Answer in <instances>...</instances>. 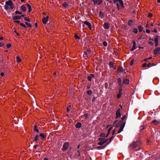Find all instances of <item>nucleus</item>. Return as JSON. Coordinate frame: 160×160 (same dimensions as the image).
<instances>
[{
	"label": "nucleus",
	"mask_w": 160,
	"mask_h": 160,
	"mask_svg": "<svg viewBox=\"0 0 160 160\" xmlns=\"http://www.w3.org/2000/svg\"><path fill=\"white\" fill-rule=\"evenodd\" d=\"M99 16L101 18H103V14L101 11H100L99 12Z\"/></svg>",
	"instance_id": "34"
},
{
	"label": "nucleus",
	"mask_w": 160,
	"mask_h": 160,
	"mask_svg": "<svg viewBox=\"0 0 160 160\" xmlns=\"http://www.w3.org/2000/svg\"><path fill=\"white\" fill-rule=\"evenodd\" d=\"M88 94L89 95H90V90H88L87 92Z\"/></svg>",
	"instance_id": "60"
},
{
	"label": "nucleus",
	"mask_w": 160,
	"mask_h": 160,
	"mask_svg": "<svg viewBox=\"0 0 160 160\" xmlns=\"http://www.w3.org/2000/svg\"><path fill=\"white\" fill-rule=\"evenodd\" d=\"M15 14H22V12H19L18 11H16L15 12Z\"/></svg>",
	"instance_id": "39"
},
{
	"label": "nucleus",
	"mask_w": 160,
	"mask_h": 160,
	"mask_svg": "<svg viewBox=\"0 0 160 160\" xmlns=\"http://www.w3.org/2000/svg\"><path fill=\"white\" fill-rule=\"evenodd\" d=\"M83 116L85 117L86 119H87L88 117V115L87 113H84Z\"/></svg>",
	"instance_id": "40"
},
{
	"label": "nucleus",
	"mask_w": 160,
	"mask_h": 160,
	"mask_svg": "<svg viewBox=\"0 0 160 160\" xmlns=\"http://www.w3.org/2000/svg\"><path fill=\"white\" fill-rule=\"evenodd\" d=\"M138 146L137 142L135 141H134L129 146V148L131 149H135L136 147Z\"/></svg>",
	"instance_id": "3"
},
{
	"label": "nucleus",
	"mask_w": 160,
	"mask_h": 160,
	"mask_svg": "<svg viewBox=\"0 0 160 160\" xmlns=\"http://www.w3.org/2000/svg\"><path fill=\"white\" fill-rule=\"evenodd\" d=\"M14 22L17 23H20V21L18 20H15Z\"/></svg>",
	"instance_id": "50"
},
{
	"label": "nucleus",
	"mask_w": 160,
	"mask_h": 160,
	"mask_svg": "<svg viewBox=\"0 0 160 160\" xmlns=\"http://www.w3.org/2000/svg\"><path fill=\"white\" fill-rule=\"evenodd\" d=\"M106 145H104L103 146L98 147V148L99 149H104V148L106 147Z\"/></svg>",
	"instance_id": "30"
},
{
	"label": "nucleus",
	"mask_w": 160,
	"mask_h": 160,
	"mask_svg": "<svg viewBox=\"0 0 160 160\" xmlns=\"http://www.w3.org/2000/svg\"><path fill=\"white\" fill-rule=\"evenodd\" d=\"M126 118V116L124 115L122 118V119L123 120Z\"/></svg>",
	"instance_id": "56"
},
{
	"label": "nucleus",
	"mask_w": 160,
	"mask_h": 160,
	"mask_svg": "<svg viewBox=\"0 0 160 160\" xmlns=\"http://www.w3.org/2000/svg\"><path fill=\"white\" fill-rule=\"evenodd\" d=\"M17 62H21V59L18 56H17L16 57Z\"/></svg>",
	"instance_id": "35"
},
{
	"label": "nucleus",
	"mask_w": 160,
	"mask_h": 160,
	"mask_svg": "<svg viewBox=\"0 0 160 160\" xmlns=\"http://www.w3.org/2000/svg\"><path fill=\"white\" fill-rule=\"evenodd\" d=\"M122 88H121L119 89L118 93L117 96V97L118 98H119L121 97V95H122Z\"/></svg>",
	"instance_id": "13"
},
{
	"label": "nucleus",
	"mask_w": 160,
	"mask_h": 160,
	"mask_svg": "<svg viewBox=\"0 0 160 160\" xmlns=\"http://www.w3.org/2000/svg\"><path fill=\"white\" fill-rule=\"evenodd\" d=\"M160 122L159 121H158L157 120H154L151 122V123L154 124L155 125H157L159 124Z\"/></svg>",
	"instance_id": "15"
},
{
	"label": "nucleus",
	"mask_w": 160,
	"mask_h": 160,
	"mask_svg": "<svg viewBox=\"0 0 160 160\" xmlns=\"http://www.w3.org/2000/svg\"><path fill=\"white\" fill-rule=\"evenodd\" d=\"M151 63L150 62L148 64H147V67H150L151 66Z\"/></svg>",
	"instance_id": "53"
},
{
	"label": "nucleus",
	"mask_w": 160,
	"mask_h": 160,
	"mask_svg": "<svg viewBox=\"0 0 160 160\" xmlns=\"http://www.w3.org/2000/svg\"><path fill=\"white\" fill-rule=\"evenodd\" d=\"M39 135H37L34 138L33 141L35 142H36L37 141L39 140Z\"/></svg>",
	"instance_id": "22"
},
{
	"label": "nucleus",
	"mask_w": 160,
	"mask_h": 160,
	"mask_svg": "<svg viewBox=\"0 0 160 160\" xmlns=\"http://www.w3.org/2000/svg\"><path fill=\"white\" fill-rule=\"evenodd\" d=\"M114 66L113 63L112 62H110L109 63V66L111 67H113Z\"/></svg>",
	"instance_id": "38"
},
{
	"label": "nucleus",
	"mask_w": 160,
	"mask_h": 160,
	"mask_svg": "<svg viewBox=\"0 0 160 160\" xmlns=\"http://www.w3.org/2000/svg\"><path fill=\"white\" fill-rule=\"evenodd\" d=\"M99 140L100 142H99L98 143V145H102L105 143L106 140L105 138H99Z\"/></svg>",
	"instance_id": "4"
},
{
	"label": "nucleus",
	"mask_w": 160,
	"mask_h": 160,
	"mask_svg": "<svg viewBox=\"0 0 160 160\" xmlns=\"http://www.w3.org/2000/svg\"><path fill=\"white\" fill-rule=\"evenodd\" d=\"M153 32H157V30L156 29H154L153 31Z\"/></svg>",
	"instance_id": "62"
},
{
	"label": "nucleus",
	"mask_w": 160,
	"mask_h": 160,
	"mask_svg": "<svg viewBox=\"0 0 160 160\" xmlns=\"http://www.w3.org/2000/svg\"><path fill=\"white\" fill-rule=\"evenodd\" d=\"M62 6L64 8H66L68 6V4L66 2H64L62 3Z\"/></svg>",
	"instance_id": "25"
},
{
	"label": "nucleus",
	"mask_w": 160,
	"mask_h": 160,
	"mask_svg": "<svg viewBox=\"0 0 160 160\" xmlns=\"http://www.w3.org/2000/svg\"><path fill=\"white\" fill-rule=\"evenodd\" d=\"M120 109H118L116 112V118H118L120 117L121 116Z\"/></svg>",
	"instance_id": "9"
},
{
	"label": "nucleus",
	"mask_w": 160,
	"mask_h": 160,
	"mask_svg": "<svg viewBox=\"0 0 160 160\" xmlns=\"http://www.w3.org/2000/svg\"><path fill=\"white\" fill-rule=\"evenodd\" d=\"M138 31H139V32H141L143 30V28H142V26H138Z\"/></svg>",
	"instance_id": "29"
},
{
	"label": "nucleus",
	"mask_w": 160,
	"mask_h": 160,
	"mask_svg": "<svg viewBox=\"0 0 160 160\" xmlns=\"http://www.w3.org/2000/svg\"><path fill=\"white\" fill-rule=\"evenodd\" d=\"M100 136L102 137H105V134L102 133L101 134Z\"/></svg>",
	"instance_id": "49"
},
{
	"label": "nucleus",
	"mask_w": 160,
	"mask_h": 160,
	"mask_svg": "<svg viewBox=\"0 0 160 160\" xmlns=\"http://www.w3.org/2000/svg\"><path fill=\"white\" fill-rule=\"evenodd\" d=\"M136 48V47L135 46H132V49H131V51H133Z\"/></svg>",
	"instance_id": "43"
},
{
	"label": "nucleus",
	"mask_w": 160,
	"mask_h": 160,
	"mask_svg": "<svg viewBox=\"0 0 160 160\" xmlns=\"http://www.w3.org/2000/svg\"><path fill=\"white\" fill-rule=\"evenodd\" d=\"M24 23H25V24L27 25V26H26L27 27H28V28H32V25L30 23H29L26 22H25Z\"/></svg>",
	"instance_id": "19"
},
{
	"label": "nucleus",
	"mask_w": 160,
	"mask_h": 160,
	"mask_svg": "<svg viewBox=\"0 0 160 160\" xmlns=\"http://www.w3.org/2000/svg\"><path fill=\"white\" fill-rule=\"evenodd\" d=\"M11 44L10 43L7 44V47L8 48H10V47H11Z\"/></svg>",
	"instance_id": "45"
},
{
	"label": "nucleus",
	"mask_w": 160,
	"mask_h": 160,
	"mask_svg": "<svg viewBox=\"0 0 160 160\" xmlns=\"http://www.w3.org/2000/svg\"><path fill=\"white\" fill-rule=\"evenodd\" d=\"M103 26L105 29H107L109 28L110 24L108 23H105L103 25Z\"/></svg>",
	"instance_id": "11"
},
{
	"label": "nucleus",
	"mask_w": 160,
	"mask_h": 160,
	"mask_svg": "<svg viewBox=\"0 0 160 160\" xmlns=\"http://www.w3.org/2000/svg\"><path fill=\"white\" fill-rule=\"evenodd\" d=\"M124 127V125H122L120 127L119 130L118 132V133H119L121 132L123 130V128Z\"/></svg>",
	"instance_id": "17"
},
{
	"label": "nucleus",
	"mask_w": 160,
	"mask_h": 160,
	"mask_svg": "<svg viewBox=\"0 0 160 160\" xmlns=\"http://www.w3.org/2000/svg\"><path fill=\"white\" fill-rule=\"evenodd\" d=\"M21 19L20 16H15L13 17V19L16 20L18 19Z\"/></svg>",
	"instance_id": "16"
},
{
	"label": "nucleus",
	"mask_w": 160,
	"mask_h": 160,
	"mask_svg": "<svg viewBox=\"0 0 160 160\" xmlns=\"http://www.w3.org/2000/svg\"><path fill=\"white\" fill-rule=\"evenodd\" d=\"M133 32L135 33H137L138 32V29L136 28H134L133 29Z\"/></svg>",
	"instance_id": "41"
},
{
	"label": "nucleus",
	"mask_w": 160,
	"mask_h": 160,
	"mask_svg": "<svg viewBox=\"0 0 160 160\" xmlns=\"http://www.w3.org/2000/svg\"><path fill=\"white\" fill-rule=\"evenodd\" d=\"M83 23L84 24H85L86 25H87L89 28L90 29V23L87 21H85L83 22Z\"/></svg>",
	"instance_id": "18"
},
{
	"label": "nucleus",
	"mask_w": 160,
	"mask_h": 160,
	"mask_svg": "<svg viewBox=\"0 0 160 160\" xmlns=\"http://www.w3.org/2000/svg\"><path fill=\"white\" fill-rule=\"evenodd\" d=\"M136 43L135 41H133V46H136Z\"/></svg>",
	"instance_id": "58"
},
{
	"label": "nucleus",
	"mask_w": 160,
	"mask_h": 160,
	"mask_svg": "<svg viewBox=\"0 0 160 160\" xmlns=\"http://www.w3.org/2000/svg\"><path fill=\"white\" fill-rule=\"evenodd\" d=\"M24 20H25L26 21L28 22H30L31 21L30 19L28 17H24Z\"/></svg>",
	"instance_id": "31"
},
{
	"label": "nucleus",
	"mask_w": 160,
	"mask_h": 160,
	"mask_svg": "<svg viewBox=\"0 0 160 160\" xmlns=\"http://www.w3.org/2000/svg\"><path fill=\"white\" fill-rule=\"evenodd\" d=\"M14 32L18 36H20V34H19L16 31H14Z\"/></svg>",
	"instance_id": "57"
},
{
	"label": "nucleus",
	"mask_w": 160,
	"mask_h": 160,
	"mask_svg": "<svg viewBox=\"0 0 160 160\" xmlns=\"http://www.w3.org/2000/svg\"><path fill=\"white\" fill-rule=\"evenodd\" d=\"M37 127H38V126L37 125H35L34 126V127L33 130L34 131H35L38 132H39V130L37 128Z\"/></svg>",
	"instance_id": "20"
},
{
	"label": "nucleus",
	"mask_w": 160,
	"mask_h": 160,
	"mask_svg": "<svg viewBox=\"0 0 160 160\" xmlns=\"http://www.w3.org/2000/svg\"><path fill=\"white\" fill-rule=\"evenodd\" d=\"M114 3H116L118 2H119L121 7L123 8H124V5L123 2L122 0H112Z\"/></svg>",
	"instance_id": "5"
},
{
	"label": "nucleus",
	"mask_w": 160,
	"mask_h": 160,
	"mask_svg": "<svg viewBox=\"0 0 160 160\" xmlns=\"http://www.w3.org/2000/svg\"><path fill=\"white\" fill-rule=\"evenodd\" d=\"M67 111L68 112H69L70 111V110L69 108V107H68L67 108Z\"/></svg>",
	"instance_id": "63"
},
{
	"label": "nucleus",
	"mask_w": 160,
	"mask_h": 160,
	"mask_svg": "<svg viewBox=\"0 0 160 160\" xmlns=\"http://www.w3.org/2000/svg\"><path fill=\"white\" fill-rule=\"evenodd\" d=\"M94 4L100 5L102 2V0H92Z\"/></svg>",
	"instance_id": "7"
},
{
	"label": "nucleus",
	"mask_w": 160,
	"mask_h": 160,
	"mask_svg": "<svg viewBox=\"0 0 160 160\" xmlns=\"http://www.w3.org/2000/svg\"><path fill=\"white\" fill-rule=\"evenodd\" d=\"M112 127H111L108 130V134H110V132H111V130H112Z\"/></svg>",
	"instance_id": "44"
},
{
	"label": "nucleus",
	"mask_w": 160,
	"mask_h": 160,
	"mask_svg": "<svg viewBox=\"0 0 160 160\" xmlns=\"http://www.w3.org/2000/svg\"><path fill=\"white\" fill-rule=\"evenodd\" d=\"M69 146V143L68 142H66L64 143L61 150L62 151L67 150Z\"/></svg>",
	"instance_id": "1"
},
{
	"label": "nucleus",
	"mask_w": 160,
	"mask_h": 160,
	"mask_svg": "<svg viewBox=\"0 0 160 160\" xmlns=\"http://www.w3.org/2000/svg\"><path fill=\"white\" fill-rule=\"evenodd\" d=\"M49 17L47 16L46 17H44L42 19L43 23L44 24H46L48 21Z\"/></svg>",
	"instance_id": "8"
},
{
	"label": "nucleus",
	"mask_w": 160,
	"mask_h": 160,
	"mask_svg": "<svg viewBox=\"0 0 160 160\" xmlns=\"http://www.w3.org/2000/svg\"><path fill=\"white\" fill-rule=\"evenodd\" d=\"M152 16V14L151 13H149L148 14V17H151Z\"/></svg>",
	"instance_id": "51"
},
{
	"label": "nucleus",
	"mask_w": 160,
	"mask_h": 160,
	"mask_svg": "<svg viewBox=\"0 0 160 160\" xmlns=\"http://www.w3.org/2000/svg\"><path fill=\"white\" fill-rule=\"evenodd\" d=\"M14 7V4H13L12 5L10 6V7L9 8V9H12Z\"/></svg>",
	"instance_id": "48"
},
{
	"label": "nucleus",
	"mask_w": 160,
	"mask_h": 160,
	"mask_svg": "<svg viewBox=\"0 0 160 160\" xmlns=\"http://www.w3.org/2000/svg\"><path fill=\"white\" fill-rule=\"evenodd\" d=\"M5 4L10 7V6L13 4V3L11 0H9L8 1L6 2Z\"/></svg>",
	"instance_id": "10"
},
{
	"label": "nucleus",
	"mask_w": 160,
	"mask_h": 160,
	"mask_svg": "<svg viewBox=\"0 0 160 160\" xmlns=\"http://www.w3.org/2000/svg\"><path fill=\"white\" fill-rule=\"evenodd\" d=\"M148 44L151 45H153V43L151 41H149L148 42Z\"/></svg>",
	"instance_id": "47"
},
{
	"label": "nucleus",
	"mask_w": 160,
	"mask_h": 160,
	"mask_svg": "<svg viewBox=\"0 0 160 160\" xmlns=\"http://www.w3.org/2000/svg\"><path fill=\"white\" fill-rule=\"evenodd\" d=\"M128 24L130 26H132L133 24V21L131 20H129L128 22Z\"/></svg>",
	"instance_id": "28"
},
{
	"label": "nucleus",
	"mask_w": 160,
	"mask_h": 160,
	"mask_svg": "<svg viewBox=\"0 0 160 160\" xmlns=\"http://www.w3.org/2000/svg\"><path fill=\"white\" fill-rule=\"evenodd\" d=\"M40 136L42 140L46 138L44 134L43 133H41L40 134Z\"/></svg>",
	"instance_id": "24"
},
{
	"label": "nucleus",
	"mask_w": 160,
	"mask_h": 160,
	"mask_svg": "<svg viewBox=\"0 0 160 160\" xmlns=\"http://www.w3.org/2000/svg\"><path fill=\"white\" fill-rule=\"evenodd\" d=\"M20 25L21 26H22L23 28H27V26H26V25L23 23H20Z\"/></svg>",
	"instance_id": "36"
},
{
	"label": "nucleus",
	"mask_w": 160,
	"mask_h": 160,
	"mask_svg": "<svg viewBox=\"0 0 160 160\" xmlns=\"http://www.w3.org/2000/svg\"><path fill=\"white\" fill-rule=\"evenodd\" d=\"M142 67H143L145 68L147 67V64L146 63H144L143 64Z\"/></svg>",
	"instance_id": "52"
},
{
	"label": "nucleus",
	"mask_w": 160,
	"mask_h": 160,
	"mask_svg": "<svg viewBox=\"0 0 160 160\" xmlns=\"http://www.w3.org/2000/svg\"><path fill=\"white\" fill-rule=\"evenodd\" d=\"M4 45V43L2 42L0 43V47H2Z\"/></svg>",
	"instance_id": "54"
},
{
	"label": "nucleus",
	"mask_w": 160,
	"mask_h": 160,
	"mask_svg": "<svg viewBox=\"0 0 160 160\" xmlns=\"http://www.w3.org/2000/svg\"><path fill=\"white\" fill-rule=\"evenodd\" d=\"M74 38L76 39H80V38L79 37L77 34H75L74 35Z\"/></svg>",
	"instance_id": "37"
},
{
	"label": "nucleus",
	"mask_w": 160,
	"mask_h": 160,
	"mask_svg": "<svg viewBox=\"0 0 160 160\" xmlns=\"http://www.w3.org/2000/svg\"><path fill=\"white\" fill-rule=\"evenodd\" d=\"M129 80L128 79H125L123 81V82L124 84H128Z\"/></svg>",
	"instance_id": "26"
},
{
	"label": "nucleus",
	"mask_w": 160,
	"mask_h": 160,
	"mask_svg": "<svg viewBox=\"0 0 160 160\" xmlns=\"http://www.w3.org/2000/svg\"><path fill=\"white\" fill-rule=\"evenodd\" d=\"M38 146V145H35L34 146V149H36L37 148V147Z\"/></svg>",
	"instance_id": "61"
},
{
	"label": "nucleus",
	"mask_w": 160,
	"mask_h": 160,
	"mask_svg": "<svg viewBox=\"0 0 160 160\" xmlns=\"http://www.w3.org/2000/svg\"><path fill=\"white\" fill-rule=\"evenodd\" d=\"M4 9L6 10L9 8L8 6L6 4L4 5Z\"/></svg>",
	"instance_id": "33"
},
{
	"label": "nucleus",
	"mask_w": 160,
	"mask_h": 160,
	"mask_svg": "<svg viewBox=\"0 0 160 160\" xmlns=\"http://www.w3.org/2000/svg\"><path fill=\"white\" fill-rule=\"evenodd\" d=\"M159 51H160V47L156 48L154 51V53L156 55L158 53Z\"/></svg>",
	"instance_id": "14"
},
{
	"label": "nucleus",
	"mask_w": 160,
	"mask_h": 160,
	"mask_svg": "<svg viewBox=\"0 0 160 160\" xmlns=\"http://www.w3.org/2000/svg\"><path fill=\"white\" fill-rule=\"evenodd\" d=\"M21 10L23 12H25L26 10V8L24 5H22L21 6Z\"/></svg>",
	"instance_id": "21"
},
{
	"label": "nucleus",
	"mask_w": 160,
	"mask_h": 160,
	"mask_svg": "<svg viewBox=\"0 0 160 160\" xmlns=\"http://www.w3.org/2000/svg\"><path fill=\"white\" fill-rule=\"evenodd\" d=\"M103 45L105 47H106L107 46V42L106 41H104L103 42Z\"/></svg>",
	"instance_id": "42"
},
{
	"label": "nucleus",
	"mask_w": 160,
	"mask_h": 160,
	"mask_svg": "<svg viewBox=\"0 0 160 160\" xmlns=\"http://www.w3.org/2000/svg\"><path fill=\"white\" fill-rule=\"evenodd\" d=\"M146 32L147 33H149L150 32V31L148 29H146Z\"/></svg>",
	"instance_id": "55"
},
{
	"label": "nucleus",
	"mask_w": 160,
	"mask_h": 160,
	"mask_svg": "<svg viewBox=\"0 0 160 160\" xmlns=\"http://www.w3.org/2000/svg\"><path fill=\"white\" fill-rule=\"evenodd\" d=\"M134 62V60H132L130 62V65L132 66L133 65Z\"/></svg>",
	"instance_id": "46"
},
{
	"label": "nucleus",
	"mask_w": 160,
	"mask_h": 160,
	"mask_svg": "<svg viewBox=\"0 0 160 160\" xmlns=\"http://www.w3.org/2000/svg\"><path fill=\"white\" fill-rule=\"evenodd\" d=\"M90 52V50L88 49L87 51L84 52L83 57L87 59L89 58V54Z\"/></svg>",
	"instance_id": "2"
},
{
	"label": "nucleus",
	"mask_w": 160,
	"mask_h": 160,
	"mask_svg": "<svg viewBox=\"0 0 160 160\" xmlns=\"http://www.w3.org/2000/svg\"><path fill=\"white\" fill-rule=\"evenodd\" d=\"M159 38V36L158 35L155 37L154 39V41L155 43V47H156L158 45V40Z\"/></svg>",
	"instance_id": "6"
},
{
	"label": "nucleus",
	"mask_w": 160,
	"mask_h": 160,
	"mask_svg": "<svg viewBox=\"0 0 160 160\" xmlns=\"http://www.w3.org/2000/svg\"><path fill=\"white\" fill-rule=\"evenodd\" d=\"M85 43L87 44L88 46L90 45V41L89 39L87 37L86 38H85Z\"/></svg>",
	"instance_id": "12"
},
{
	"label": "nucleus",
	"mask_w": 160,
	"mask_h": 160,
	"mask_svg": "<svg viewBox=\"0 0 160 160\" xmlns=\"http://www.w3.org/2000/svg\"><path fill=\"white\" fill-rule=\"evenodd\" d=\"M35 26L36 27V28H37L38 27V24L37 23V22H36L35 23Z\"/></svg>",
	"instance_id": "59"
},
{
	"label": "nucleus",
	"mask_w": 160,
	"mask_h": 160,
	"mask_svg": "<svg viewBox=\"0 0 160 160\" xmlns=\"http://www.w3.org/2000/svg\"><path fill=\"white\" fill-rule=\"evenodd\" d=\"M27 6H28V9H29V10H28V12H30L31 11H32V8H31V5L29 4H27Z\"/></svg>",
	"instance_id": "27"
},
{
	"label": "nucleus",
	"mask_w": 160,
	"mask_h": 160,
	"mask_svg": "<svg viewBox=\"0 0 160 160\" xmlns=\"http://www.w3.org/2000/svg\"><path fill=\"white\" fill-rule=\"evenodd\" d=\"M82 126V124L80 122H78L76 125V127L78 128H80Z\"/></svg>",
	"instance_id": "23"
},
{
	"label": "nucleus",
	"mask_w": 160,
	"mask_h": 160,
	"mask_svg": "<svg viewBox=\"0 0 160 160\" xmlns=\"http://www.w3.org/2000/svg\"><path fill=\"white\" fill-rule=\"evenodd\" d=\"M26 15L25 14H22L20 15L21 18L22 17H24Z\"/></svg>",
	"instance_id": "64"
},
{
	"label": "nucleus",
	"mask_w": 160,
	"mask_h": 160,
	"mask_svg": "<svg viewBox=\"0 0 160 160\" xmlns=\"http://www.w3.org/2000/svg\"><path fill=\"white\" fill-rule=\"evenodd\" d=\"M116 6L118 10H119L120 9H121V8L120 7V5L118 3H116Z\"/></svg>",
	"instance_id": "32"
}]
</instances>
